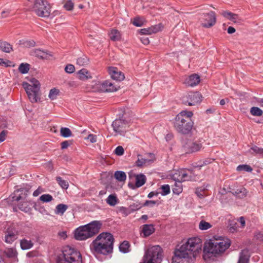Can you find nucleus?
<instances>
[{
  "mask_svg": "<svg viewBox=\"0 0 263 263\" xmlns=\"http://www.w3.org/2000/svg\"><path fill=\"white\" fill-rule=\"evenodd\" d=\"M178 247L174 251L172 263H180L183 259L189 260L195 258L201 251L202 241L198 237H192Z\"/></svg>",
  "mask_w": 263,
  "mask_h": 263,
  "instance_id": "obj_1",
  "label": "nucleus"
},
{
  "mask_svg": "<svg viewBox=\"0 0 263 263\" xmlns=\"http://www.w3.org/2000/svg\"><path fill=\"white\" fill-rule=\"evenodd\" d=\"M230 245L231 241L229 239L214 237L205 243L203 257L205 260H214V257L223 253Z\"/></svg>",
  "mask_w": 263,
  "mask_h": 263,
  "instance_id": "obj_2",
  "label": "nucleus"
},
{
  "mask_svg": "<svg viewBox=\"0 0 263 263\" xmlns=\"http://www.w3.org/2000/svg\"><path fill=\"white\" fill-rule=\"evenodd\" d=\"M193 115L192 111L183 110L176 116L174 127L177 132L182 135L193 134L195 128H193L194 122L191 119Z\"/></svg>",
  "mask_w": 263,
  "mask_h": 263,
  "instance_id": "obj_3",
  "label": "nucleus"
},
{
  "mask_svg": "<svg viewBox=\"0 0 263 263\" xmlns=\"http://www.w3.org/2000/svg\"><path fill=\"white\" fill-rule=\"evenodd\" d=\"M9 201H11V204L14 202L22 201L18 204V208L26 213H31L32 203L31 199L28 198V191L25 189L15 190L9 197Z\"/></svg>",
  "mask_w": 263,
  "mask_h": 263,
  "instance_id": "obj_4",
  "label": "nucleus"
},
{
  "mask_svg": "<svg viewBox=\"0 0 263 263\" xmlns=\"http://www.w3.org/2000/svg\"><path fill=\"white\" fill-rule=\"evenodd\" d=\"M102 223L99 221L91 222L79 227L75 230L74 238L78 240H86L98 233Z\"/></svg>",
  "mask_w": 263,
  "mask_h": 263,
  "instance_id": "obj_5",
  "label": "nucleus"
},
{
  "mask_svg": "<svg viewBox=\"0 0 263 263\" xmlns=\"http://www.w3.org/2000/svg\"><path fill=\"white\" fill-rule=\"evenodd\" d=\"M57 263H82L80 252L74 248L69 246H65L62 250V253L56 258Z\"/></svg>",
  "mask_w": 263,
  "mask_h": 263,
  "instance_id": "obj_6",
  "label": "nucleus"
},
{
  "mask_svg": "<svg viewBox=\"0 0 263 263\" xmlns=\"http://www.w3.org/2000/svg\"><path fill=\"white\" fill-rule=\"evenodd\" d=\"M162 259V250L158 245L149 247L145 250L142 263H160Z\"/></svg>",
  "mask_w": 263,
  "mask_h": 263,
  "instance_id": "obj_7",
  "label": "nucleus"
},
{
  "mask_svg": "<svg viewBox=\"0 0 263 263\" xmlns=\"http://www.w3.org/2000/svg\"><path fill=\"white\" fill-rule=\"evenodd\" d=\"M114 237L112 235L109 233H102L97 236L96 239L93 240L91 245L92 248H98L99 249H102L101 247V245L106 244L108 249H110L111 245H113ZM101 250L104 251V250L100 249Z\"/></svg>",
  "mask_w": 263,
  "mask_h": 263,
  "instance_id": "obj_8",
  "label": "nucleus"
},
{
  "mask_svg": "<svg viewBox=\"0 0 263 263\" xmlns=\"http://www.w3.org/2000/svg\"><path fill=\"white\" fill-rule=\"evenodd\" d=\"M34 12L39 16L48 17L50 14L51 6L46 0H35Z\"/></svg>",
  "mask_w": 263,
  "mask_h": 263,
  "instance_id": "obj_9",
  "label": "nucleus"
},
{
  "mask_svg": "<svg viewBox=\"0 0 263 263\" xmlns=\"http://www.w3.org/2000/svg\"><path fill=\"white\" fill-rule=\"evenodd\" d=\"M173 178L180 183L186 181H195L196 176L192 170L185 168L176 171L173 175Z\"/></svg>",
  "mask_w": 263,
  "mask_h": 263,
  "instance_id": "obj_10",
  "label": "nucleus"
},
{
  "mask_svg": "<svg viewBox=\"0 0 263 263\" xmlns=\"http://www.w3.org/2000/svg\"><path fill=\"white\" fill-rule=\"evenodd\" d=\"M130 120L123 116L121 118L116 119L112 123L114 130L118 134L124 136L129 126Z\"/></svg>",
  "mask_w": 263,
  "mask_h": 263,
  "instance_id": "obj_11",
  "label": "nucleus"
},
{
  "mask_svg": "<svg viewBox=\"0 0 263 263\" xmlns=\"http://www.w3.org/2000/svg\"><path fill=\"white\" fill-rule=\"evenodd\" d=\"M202 96L198 92H189L182 97V103L189 106H193L201 101Z\"/></svg>",
  "mask_w": 263,
  "mask_h": 263,
  "instance_id": "obj_12",
  "label": "nucleus"
},
{
  "mask_svg": "<svg viewBox=\"0 0 263 263\" xmlns=\"http://www.w3.org/2000/svg\"><path fill=\"white\" fill-rule=\"evenodd\" d=\"M183 147L187 153H193L199 152L202 147V142L201 140L189 139L183 144Z\"/></svg>",
  "mask_w": 263,
  "mask_h": 263,
  "instance_id": "obj_13",
  "label": "nucleus"
},
{
  "mask_svg": "<svg viewBox=\"0 0 263 263\" xmlns=\"http://www.w3.org/2000/svg\"><path fill=\"white\" fill-rule=\"evenodd\" d=\"M199 21L203 27L210 28L214 26L216 23L215 13L212 11L208 13H203L200 16Z\"/></svg>",
  "mask_w": 263,
  "mask_h": 263,
  "instance_id": "obj_14",
  "label": "nucleus"
},
{
  "mask_svg": "<svg viewBox=\"0 0 263 263\" xmlns=\"http://www.w3.org/2000/svg\"><path fill=\"white\" fill-rule=\"evenodd\" d=\"M96 91L100 92H113L117 90L114 84L109 81L98 82L95 85Z\"/></svg>",
  "mask_w": 263,
  "mask_h": 263,
  "instance_id": "obj_15",
  "label": "nucleus"
},
{
  "mask_svg": "<svg viewBox=\"0 0 263 263\" xmlns=\"http://www.w3.org/2000/svg\"><path fill=\"white\" fill-rule=\"evenodd\" d=\"M18 232L13 227H9L5 232V241L8 243H12L17 237Z\"/></svg>",
  "mask_w": 263,
  "mask_h": 263,
  "instance_id": "obj_16",
  "label": "nucleus"
},
{
  "mask_svg": "<svg viewBox=\"0 0 263 263\" xmlns=\"http://www.w3.org/2000/svg\"><path fill=\"white\" fill-rule=\"evenodd\" d=\"M41 84L34 79V102H41L43 100L42 92L40 90Z\"/></svg>",
  "mask_w": 263,
  "mask_h": 263,
  "instance_id": "obj_17",
  "label": "nucleus"
},
{
  "mask_svg": "<svg viewBox=\"0 0 263 263\" xmlns=\"http://www.w3.org/2000/svg\"><path fill=\"white\" fill-rule=\"evenodd\" d=\"M200 81V77L197 74H192L187 77L184 82V83L188 86L193 87L198 85Z\"/></svg>",
  "mask_w": 263,
  "mask_h": 263,
  "instance_id": "obj_18",
  "label": "nucleus"
},
{
  "mask_svg": "<svg viewBox=\"0 0 263 263\" xmlns=\"http://www.w3.org/2000/svg\"><path fill=\"white\" fill-rule=\"evenodd\" d=\"M29 81L31 84L27 82H23L22 85L27 95L29 100L32 102L33 100V78H31Z\"/></svg>",
  "mask_w": 263,
  "mask_h": 263,
  "instance_id": "obj_19",
  "label": "nucleus"
},
{
  "mask_svg": "<svg viewBox=\"0 0 263 263\" xmlns=\"http://www.w3.org/2000/svg\"><path fill=\"white\" fill-rule=\"evenodd\" d=\"M108 71L111 78L114 80L121 81L124 78V74L121 72L119 71L116 67H109Z\"/></svg>",
  "mask_w": 263,
  "mask_h": 263,
  "instance_id": "obj_20",
  "label": "nucleus"
},
{
  "mask_svg": "<svg viewBox=\"0 0 263 263\" xmlns=\"http://www.w3.org/2000/svg\"><path fill=\"white\" fill-rule=\"evenodd\" d=\"M220 14L223 17L233 22L234 23H239L241 20V19L237 14L232 13L229 11H223L221 12Z\"/></svg>",
  "mask_w": 263,
  "mask_h": 263,
  "instance_id": "obj_21",
  "label": "nucleus"
},
{
  "mask_svg": "<svg viewBox=\"0 0 263 263\" xmlns=\"http://www.w3.org/2000/svg\"><path fill=\"white\" fill-rule=\"evenodd\" d=\"M155 231V229L154 228V226L152 224H144L142 226V234H143V236L144 237H146L151 235H152L153 233H154Z\"/></svg>",
  "mask_w": 263,
  "mask_h": 263,
  "instance_id": "obj_22",
  "label": "nucleus"
},
{
  "mask_svg": "<svg viewBox=\"0 0 263 263\" xmlns=\"http://www.w3.org/2000/svg\"><path fill=\"white\" fill-rule=\"evenodd\" d=\"M148 155L151 158L150 159L143 158L141 156L138 155V159L136 162L137 166L141 167L147 163L153 162L155 160L154 155L152 153H149Z\"/></svg>",
  "mask_w": 263,
  "mask_h": 263,
  "instance_id": "obj_23",
  "label": "nucleus"
},
{
  "mask_svg": "<svg viewBox=\"0 0 263 263\" xmlns=\"http://www.w3.org/2000/svg\"><path fill=\"white\" fill-rule=\"evenodd\" d=\"M110 39L112 41H118L121 39L120 32L115 29H112L108 33Z\"/></svg>",
  "mask_w": 263,
  "mask_h": 263,
  "instance_id": "obj_24",
  "label": "nucleus"
},
{
  "mask_svg": "<svg viewBox=\"0 0 263 263\" xmlns=\"http://www.w3.org/2000/svg\"><path fill=\"white\" fill-rule=\"evenodd\" d=\"M248 193L247 190L243 187L233 191L232 194L239 198L242 199L246 197Z\"/></svg>",
  "mask_w": 263,
  "mask_h": 263,
  "instance_id": "obj_25",
  "label": "nucleus"
},
{
  "mask_svg": "<svg viewBox=\"0 0 263 263\" xmlns=\"http://www.w3.org/2000/svg\"><path fill=\"white\" fill-rule=\"evenodd\" d=\"M137 187H140L145 184L146 180V176L143 174H138L135 176Z\"/></svg>",
  "mask_w": 263,
  "mask_h": 263,
  "instance_id": "obj_26",
  "label": "nucleus"
},
{
  "mask_svg": "<svg viewBox=\"0 0 263 263\" xmlns=\"http://www.w3.org/2000/svg\"><path fill=\"white\" fill-rule=\"evenodd\" d=\"M159 29V26H155L148 28L142 29L140 32L143 34H151L158 32Z\"/></svg>",
  "mask_w": 263,
  "mask_h": 263,
  "instance_id": "obj_27",
  "label": "nucleus"
},
{
  "mask_svg": "<svg viewBox=\"0 0 263 263\" xmlns=\"http://www.w3.org/2000/svg\"><path fill=\"white\" fill-rule=\"evenodd\" d=\"M101 247H102L101 248H102V249H103V250H104V251L101 250L100 249H102L101 248H100V249H99L98 248H93L94 249L95 251L96 252H97L98 253L102 254L104 255H106V254H108L112 252V250H113V245H111V247H110V249H108V247L106 246V244H105L104 245H101Z\"/></svg>",
  "mask_w": 263,
  "mask_h": 263,
  "instance_id": "obj_28",
  "label": "nucleus"
},
{
  "mask_svg": "<svg viewBox=\"0 0 263 263\" xmlns=\"http://www.w3.org/2000/svg\"><path fill=\"white\" fill-rule=\"evenodd\" d=\"M114 177L116 180L120 182H124L126 179V175L125 173L120 171L115 172Z\"/></svg>",
  "mask_w": 263,
  "mask_h": 263,
  "instance_id": "obj_29",
  "label": "nucleus"
},
{
  "mask_svg": "<svg viewBox=\"0 0 263 263\" xmlns=\"http://www.w3.org/2000/svg\"><path fill=\"white\" fill-rule=\"evenodd\" d=\"M68 209V206L64 204H59L56 206L55 213L57 215H63Z\"/></svg>",
  "mask_w": 263,
  "mask_h": 263,
  "instance_id": "obj_30",
  "label": "nucleus"
},
{
  "mask_svg": "<svg viewBox=\"0 0 263 263\" xmlns=\"http://www.w3.org/2000/svg\"><path fill=\"white\" fill-rule=\"evenodd\" d=\"M34 56L40 59H45L48 58V54L43 50L35 49L34 50Z\"/></svg>",
  "mask_w": 263,
  "mask_h": 263,
  "instance_id": "obj_31",
  "label": "nucleus"
},
{
  "mask_svg": "<svg viewBox=\"0 0 263 263\" xmlns=\"http://www.w3.org/2000/svg\"><path fill=\"white\" fill-rule=\"evenodd\" d=\"M106 202L110 206H115L118 202V199L115 194H110L106 199Z\"/></svg>",
  "mask_w": 263,
  "mask_h": 263,
  "instance_id": "obj_32",
  "label": "nucleus"
},
{
  "mask_svg": "<svg viewBox=\"0 0 263 263\" xmlns=\"http://www.w3.org/2000/svg\"><path fill=\"white\" fill-rule=\"evenodd\" d=\"M78 74L79 78L82 80H86L89 78H90V76H89L88 70L86 69H82L79 70Z\"/></svg>",
  "mask_w": 263,
  "mask_h": 263,
  "instance_id": "obj_33",
  "label": "nucleus"
},
{
  "mask_svg": "<svg viewBox=\"0 0 263 263\" xmlns=\"http://www.w3.org/2000/svg\"><path fill=\"white\" fill-rule=\"evenodd\" d=\"M0 50L4 52L9 53L12 50V47L7 42H1Z\"/></svg>",
  "mask_w": 263,
  "mask_h": 263,
  "instance_id": "obj_34",
  "label": "nucleus"
},
{
  "mask_svg": "<svg viewBox=\"0 0 263 263\" xmlns=\"http://www.w3.org/2000/svg\"><path fill=\"white\" fill-rule=\"evenodd\" d=\"M30 69V65L27 63H21L18 67V71L22 74H26L28 72Z\"/></svg>",
  "mask_w": 263,
  "mask_h": 263,
  "instance_id": "obj_35",
  "label": "nucleus"
},
{
  "mask_svg": "<svg viewBox=\"0 0 263 263\" xmlns=\"http://www.w3.org/2000/svg\"><path fill=\"white\" fill-rule=\"evenodd\" d=\"M199 229L202 231H205L209 229L212 227V225L210 223L205 221L204 220H201L198 226Z\"/></svg>",
  "mask_w": 263,
  "mask_h": 263,
  "instance_id": "obj_36",
  "label": "nucleus"
},
{
  "mask_svg": "<svg viewBox=\"0 0 263 263\" xmlns=\"http://www.w3.org/2000/svg\"><path fill=\"white\" fill-rule=\"evenodd\" d=\"M60 90L56 88H53L50 89L48 97L51 100H54L57 99V96L59 95Z\"/></svg>",
  "mask_w": 263,
  "mask_h": 263,
  "instance_id": "obj_37",
  "label": "nucleus"
},
{
  "mask_svg": "<svg viewBox=\"0 0 263 263\" xmlns=\"http://www.w3.org/2000/svg\"><path fill=\"white\" fill-rule=\"evenodd\" d=\"M130 245L127 241H124L119 246V250L124 253H127L129 251Z\"/></svg>",
  "mask_w": 263,
  "mask_h": 263,
  "instance_id": "obj_38",
  "label": "nucleus"
},
{
  "mask_svg": "<svg viewBox=\"0 0 263 263\" xmlns=\"http://www.w3.org/2000/svg\"><path fill=\"white\" fill-rule=\"evenodd\" d=\"M21 247L23 250H27L30 248L32 244L30 240H28L26 239H24L21 241L20 242Z\"/></svg>",
  "mask_w": 263,
  "mask_h": 263,
  "instance_id": "obj_39",
  "label": "nucleus"
},
{
  "mask_svg": "<svg viewBox=\"0 0 263 263\" xmlns=\"http://www.w3.org/2000/svg\"><path fill=\"white\" fill-rule=\"evenodd\" d=\"M56 180L59 185L63 189H67L69 186V183L68 181L63 180L61 177H57Z\"/></svg>",
  "mask_w": 263,
  "mask_h": 263,
  "instance_id": "obj_40",
  "label": "nucleus"
},
{
  "mask_svg": "<svg viewBox=\"0 0 263 263\" xmlns=\"http://www.w3.org/2000/svg\"><path fill=\"white\" fill-rule=\"evenodd\" d=\"M60 134L61 136L65 138L70 137L72 136L70 129L67 127H62L60 129Z\"/></svg>",
  "mask_w": 263,
  "mask_h": 263,
  "instance_id": "obj_41",
  "label": "nucleus"
},
{
  "mask_svg": "<svg viewBox=\"0 0 263 263\" xmlns=\"http://www.w3.org/2000/svg\"><path fill=\"white\" fill-rule=\"evenodd\" d=\"M250 113L254 116H261L263 111L258 107H252L250 109Z\"/></svg>",
  "mask_w": 263,
  "mask_h": 263,
  "instance_id": "obj_42",
  "label": "nucleus"
},
{
  "mask_svg": "<svg viewBox=\"0 0 263 263\" xmlns=\"http://www.w3.org/2000/svg\"><path fill=\"white\" fill-rule=\"evenodd\" d=\"M88 59L85 55L78 58L77 60V64L80 66H85L88 64Z\"/></svg>",
  "mask_w": 263,
  "mask_h": 263,
  "instance_id": "obj_43",
  "label": "nucleus"
},
{
  "mask_svg": "<svg viewBox=\"0 0 263 263\" xmlns=\"http://www.w3.org/2000/svg\"><path fill=\"white\" fill-rule=\"evenodd\" d=\"M252 170V167L250 165L247 164L239 165L237 167V171H238L251 172Z\"/></svg>",
  "mask_w": 263,
  "mask_h": 263,
  "instance_id": "obj_44",
  "label": "nucleus"
},
{
  "mask_svg": "<svg viewBox=\"0 0 263 263\" xmlns=\"http://www.w3.org/2000/svg\"><path fill=\"white\" fill-rule=\"evenodd\" d=\"M40 200L43 202H49L53 200V197L50 194H43L40 196Z\"/></svg>",
  "mask_w": 263,
  "mask_h": 263,
  "instance_id": "obj_45",
  "label": "nucleus"
},
{
  "mask_svg": "<svg viewBox=\"0 0 263 263\" xmlns=\"http://www.w3.org/2000/svg\"><path fill=\"white\" fill-rule=\"evenodd\" d=\"M118 212L122 214L124 216H126L130 213L129 210L127 208L124 206H120L118 208Z\"/></svg>",
  "mask_w": 263,
  "mask_h": 263,
  "instance_id": "obj_46",
  "label": "nucleus"
},
{
  "mask_svg": "<svg viewBox=\"0 0 263 263\" xmlns=\"http://www.w3.org/2000/svg\"><path fill=\"white\" fill-rule=\"evenodd\" d=\"M6 255L9 257H13L16 256V251L12 248H8L5 251Z\"/></svg>",
  "mask_w": 263,
  "mask_h": 263,
  "instance_id": "obj_47",
  "label": "nucleus"
},
{
  "mask_svg": "<svg viewBox=\"0 0 263 263\" xmlns=\"http://www.w3.org/2000/svg\"><path fill=\"white\" fill-rule=\"evenodd\" d=\"M161 189L162 190L161 195L163 196H165L170 193V187L168 184L163 185Z\"/></svg>",
  "mask_w": 263,
  "mask_h": 263,
  "instance_id": "obj_48",
  "label": "nucleus"
},
{
  "mask_svg": "<svg viewBox=\"0 0 263 263\" xmlns=\"http://www.w3.org/2000/svg\"><path fill=\"white\" fill-rule=\"evenodd\" d=\"M74 4L71 0H68L64 5V8L68 11H71L73 9Z\"/></svg>",
  "mask_w": 263,
  "mask_h": 263,
  "instance_id": "obj_49",
  "label": "nucleus"
},
{
  "mask_svg": "<svg viewBox=\"0 0 263 263\" xmlns=\"http://www.w3.org/2000/svg\"><path fill=\"white\" fill-rule=\"evenodd\" d=\"M159 204L158 201L146 200L143 205L144 206L153 207L155 204Z\"/></svg>",
  "mask_w": 263,
  "mask_h": 263,
  "instance_id": "obj_50",
  "label": "nucleus"
},
{
  "mask_svg": "<svg viewBox=\"0 0 263 263\" xmlns=\"http://www.w3.org/2000/svg\"><path fill=\"white\" fill-rule=\"evenodd\" d=\"M251 149L256 154H259L260 156H263V148H259L257 146L254 145L251 148Z\"/></svg>",
  "mask_w": 263,
  "mask_h": 263,
  "instance_id": "obj_51",
  "label": "nucleus"
},
{
  "mask_svg": "<svg viewBox=\"0 0 263 263\" xmlns=\"http://www.w3.org/2000/svg\"><path fill=\"white\" fill-rule=\"evenodd\" d=\"M134 25L137 27H141L143 24V21L140 17H136L133 22Z\"/></svg>",
  "mask_w": 263,
  "mask_h": 263,
  "instance_id": "obj_52",
  "label": "nucleus"
},
{
  "mask_svg": "<svg viewBox=\"0 0 263 263\" xmlns=\"http://www.w3.org/2000/svg\"><path fill=\"white\" fill-rule=\"evenodd\" d=\"M65 70L67 73H73L75 70V67L72 64H68L66 67H65Z\"/></svg>",
  "mask_w": 263,
  "mask_h": 263,
  "instance_id": "obj_53",
  "label": "nucleus"
},
{
  "mask_svg": "<svg viewBox=\"0 0 263 263\" xmlns=\"http://www.w3.org/2000/svg\"><path fill=\"white\" fill-rule=\"evenodd\" d=\"M144 206L143 204H141L140 203H134L133 204L130 205V207L133 211H136L140 209L142 207Z\"/></svg>",
  "mask_w": 263,
  "mask_h": 263,
  "instance_id": "obj_54",
  "label": "nucleus"
},
{
  "mask_svg": "<svg viewBox=\"0 0 263 263\" xmlns=\"http://www.w3.org/2000/svg\"><path fill=\"white\" fill-rule=\"evenodd\" d=\"M124 149L121 146H118L115 150V154L118 156H122L124 154Z\"/></svg>",
  "mask_w": 263,
  "mask_h": 263,
  "instance_id": "obj_55",
  "label": "nucleus"
},
{
  "mask_svg": "<svg viewBox=\"0 0 263 263\" xmlns=\"http://www.w3.org/2000/svg\"><path fill=\"white\" fill-rule=\"evenodd\" d=\"M199 163L198 164L195 165L194 166L195 168L199 167L200 168L202 166L206 165L209 163H210V160H205L202 161H200L199 162Z\"/></svg>",
  "mask_w": 263,
  "mask_h": 263,
  "instance_id": "obj_56",
  "label": "nucleus"
},
{
  "mask_svg": "<svg viewBox=\"0 0 263 263\" xmlns=\"http://www.w3.org/2000/svg\"><path fill=\"white\" fill-rule=\"evenodd\" d=\"M238 263H248V258L243 255L242 252L240 253Z\"/></svg>",
  "mask_w": 263,
  "mask_h": 263,
  "instance_id": "obj_57",
  "label": "nucleus"
},
{
  "mask_svg": "<svg viewBox=\"0 0 263 263\" xmlns=\"http://www.w3.org/2000/svg\"><path fill=\"white\" fill-rule=\"evenodd\" d=\"M71 144V142L70 141H64L62 142L61 144V148L62 149L67 148Z\"/></svg>",
  "mask_w": 263,
  "mask_h": 263,
  "instance_id": "obj_58",
  "label": "nucleus"
},
{
  "mask_svg": "<svg viewBox=\"0 0 263 263\" xmlns=\"http://www.w3.org/2000/svg\"><path fill=\"white\" fill-rule=\"evenodd\" d=\"M87 139L89 140L91 143H95L97 141V136L93 134H89Z\"/></svg>",
  "mask_w": 263,
  "mask_h": 263,
  "instance_id": "obj_59",
  "label": "nucleus"
},
{
  "mask_svg": "<svg viewBox=\"0 0 263 263\" xmlns=\"http://www.w3.org/2000/svg\"><path fill=\"white\" fill-rule=\"evenodd\" d=\"M7 134V131L3 130L0 133V142H2L6 139V136Z\"/></svg>",
  "mask_w": 263,
  "mask_h": 263,
  "instance_id": "obj_60",
  "label": "nucleus"
},
{
  "mask_svg": "<svg viewBox=\"0 0 263 263\" xmlns=\"http://www.w3.org/2000/svg\"><path fill=\"white\" fill-rule=\"evenodd\" d=\"M232 224H233L232 223L230 224V227L229 230H230V232L234 233V232H235L237 230L238 226H237V224L236 223V222H235L234 225L231 226Z\"/></svg>",
  "mask_w": 263,
  "mask_h": 263,
  "instance_id": "obj_61",
  "label": "nucleus"
},
{
  "mask_svg": "<svg viewBox=\"0 0 263 263\" xmlns=\"http://www.w3.org/2000/svg\"><path fill=\"white\" fill-rule=\"evenodd\" d=\"M201 190L200 188H197L196 190V194L200 198L203 197L204 196L203 193H201Z\"/></svg>",
  "mask_w": 263,
  "mask_h": 263,
  "instance_id": "obj_62",
  "label": "nucleus"
},
{
  "mask_svg": "<svg viewBox=\"0 0 263 263\" xmlns=\"http://www.w3.org/2000/svg\"><path fill=\"white\" fill-rule=\"evenodd\" d=\"M142 43L144 45H147L149 44V41L147 37H143L141 39Z\"/></svg>",
  "mask_w": 263,
  "mask_h": 263,
  "instance_id": "obj_63",
  "label": "nucleus"
},
{
  "mask_svg": "<svg viewBox=\"0 0 263 263\" xmlns=\"http://www.w3.org/2000/svg\"><path fill=\"white\" fill-rule=\"evenodd\" d=\"M158 192H150L148 195H147V197L149 198H152L153 197H154V196H158Z\"/></svg>",
  "mask_w": 263,
  "mask_h": 263,
  "instance_id": "obj_64",
  "label": "nucleus"
}]
</instances>
